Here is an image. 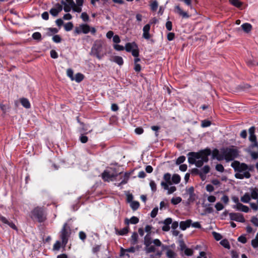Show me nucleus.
Returning <instances> with one entry per match:
<instances>
[{
  "label": "nucleus",
  "mask_w": 258,
  "mask_h": 258,
  "mask_svg": "<svg viewBox=\"0 0 258 258\" xmlns=\"http://www.w3.org/2000/svg\"><path fill=\"white\" fill-rule=\"evenodd\" d=\"M211 154L209 148L201 150L199 152H190L187 154L188 162L190 164H195L197 167H201L204 163L209 161V156Z\"/></svg>",
  "instance_id": "f257e3e1"
},
{
  "label": "nucleus",
  "mask_w": 258,
  "mask_h": 258,
  "mask_svg": "<svg viewBox=\"0 0 258 258\" xmlns=\"http://www.w3.org/2000/svg\"><path fill=\"white\" fill-rule=\"evenodd\" d=\"M30 217L34 221L39 223L44 222L46 220V214L43 207L37 206L34 208L30 213Z\"/></svg>",
  "instance_id": "f03ea898"
},
{
  "label": "nucleus",
  "mask_w": 258,
  "mask_h": 258,
  "mask_svg": "<svg viewBox=\"0 0 258 258\" xmlns=\"http://www.w3.org/2000/svg\"><path fill=\"white\" fill-rule=\"evenodd\" d=\"M221 152L223 154V159L227 162L234 160L239 155L238 149L234 146L223 148L221 149Z\"/></svg>",
  "instance_id": "7ed1b4c3"
},
{
  "label": "nucleus",
  "mask_w": 258,
  "mask_h": 258,
  "mask_svg": "<svg viewBox=\"0 0 258 258\" xmlns=\"http://www.w3.org/2000/svg\"><path fill=\"white\" fill-rule=\"evenodd\" d=\"M71 234V228L68 223H65L59 232V238L61 240L62 246L64 247L68 242Z\"/></svg>",
  "instance_id": "20e7f679"
},
{
  "label": "nucleus",
  "mask_w": 258,
  "mask_h": 258,
  "mask_svg": "<svg viewBox=\"0 0 258 258\" xmlns=\"http://www.w3.org/2000/svg\"><path fill=\"white\" fill-rule=\"evenodd\" d=\"M96 29L94 27H90L89 25L87 24H82L80 25L78 27H76L75 29V33L79 34H88L91 32L92 34H94L96 33Z\"/></svg>",
  "instance_id": "39448f33"
},
{
  "label": "nucleus",
  "mask_w": 258,
  "mask_h": 258,
  "mask_svg": "<svg viewBox=\"0 0 258 258\" xmlns=\"http://www.w3.org/2000/svg\"><path fill=\"white\" fill-rule=\"evenodd\" d=\"M125 50L128 52H131L135 57L139 55V48L136 42H128L125 45Z\"/></svg>",
  "instance_id": "423d86ee"
},
{
  "label": "nucleus",
  "mask_w": 258,
  "mask_h": 258,
  "mask_svg": "<svg viewBox=\"0 0 258 258\" xmlns=\"http://www.w3.org/2000/svg\"><path fill=\"white\" fill-rule=\"evenodd\" d=\"M152 243L151 234H147L144 237V243L146 247V250L147 253L154 252L156 250L154 246L150 245Z\"/></svg>",
  "instance_id": "0eeeda50"
},
{
  "label": "nucleus",
  "mask_w": 258,
  "mask_h": 258,
  "mask_svg": "<svg viewBox=\"0 0 258 258\" xmlns=\"http://www.w3.org/2000/svg\"><path fill=\"white\" fill-rule=\"evenodd\" d=\"M231 166L235 171L241 172L248 169V166L244 163H240L238 161H234Z\"/></svg>",
  "instance_id": "6e6552de"
},
{
  "label": "nucleus",
  "mask_w": 258,
  "mask_h": 258,
  "mask_svg": "<svg viewBox=\"0 0 258 258\" xmlns=\"http://www.w3.org/2000/svg\"><path fill=\"white\" fill-rule=\"evenodd\" d=\"M230 219L231 220L239 222L244 223L245 220L243 216L238 213H230L229 214Z\"/></svg>",
  "instance_id": "1a4fd4ad"
},
{
  "label": "nucleus",
  "mask_w": 258,
  "mask_h": 258,
  "mask_svg": "<svg viewBox=\"0 0 258 258\" xmlns=\"http://www.w3.org/2000/svg\"><path fill=\"white\" fill-rule=\"evenodd\" d=\"M102 179L104 181H109L112 180V179L115 177L114 174H110L108 170H104L101 174Z\"/></svg>",
  "instance_id": "9d476101"
},
{
  "label": "nucleus",
  "mask_w": 258,
  "mask_h": 258,
  "mask_svg": "<svg viewBox=\"0 0 258 258\" xmlns=\"http://www.w3.org/2000/svg\"><path fill=\"white\" fill-rule=\"evenodd\" d=\"M0 221L4 224H7L9 225L11 228L14 230H17V227L16 225L12 222L9 221L6 217L2 216L0 214Z\"/></svg>",
  "instance_id": "9b49d317"
},
{
  "label": "nucleus",
  "mask_w": 258,
  "mask_h": 258,
  "mask_svg": "<svg viewBox=\"0 0 258 258\" xmlns=\"http://www.w3.org/2000/svg\"><path fill=\"white\" fill-rule=\"evenodd\" d=\"M62 10V6L59 4H57L55 5V8H53L50 10L49 12L52 16L56 17Z\"/></svg>",
  "instance_id": "f8f14e48"
},
{
  "label": "nucleus",
  "mask_w": 258,
  "mask_h": 258,
  "mask_svg": "<svg viewBox=\"0 0 258 258\" xmlns=\"http://www.w3.org/2000/svg\"><path fill=\"white\" fill-rule=\"evenodd\" d=\"M150 28V24H147L145 25L143 27V37L146 40H149L151 37V35L149 33Z\"/></svg>",
  "instance_id": "ddd939ff"
},
{
  "label": "nucleus",
  "mask_w": 258,
  "mask_h": 258,
  "mask_svg": "<svg viewBox=\"0 0 258 258\" xmlns=\"http://www.w3.org/2000/svg\"><path fill=\"white\" fill-rule=\"evenodd\" d=\"M75 6L73 8V12L81 13L82 12V7L84 4V0H76Z\"/></svg>",
  "instance_id": "4468645a"
},
{
  "label": "nucleus",
  "mask_w": 258,
  "mask_h": 258,
  "mask_svg": "<svg viewBox=\"0 0 258 258\" xmlns=\"http://www.w3.org/2000/svg\"><path fill=\"white\" fill-rule=\"evenodd\" d=\"M211 154L212 155L213 159H217L218 161H221L223 160V154L222 153L220 154H219V151L217 149H214L213 151H211Z\"/></svg>",
  "instance_id": "2eb2a0df"
},
{
  "label": "nucleus",
  "mask_w": 258,
  "mask_h": 258,
  "mask_svg": "<svg viewBox=\"0 0 258 258\" xmlns=\"http://www.w3.org/2000/svg\"><path fill=\"white\" fill-rule=\"evenodd\" d=\"M191 222L192 220L190 219H188L185 221H181L179 223L180 228L182 230H185L191 226Z\"/></svg>",
  "instance_id": "dca6fc26"
},
{
  "label": "nucleus",
  "mask_w": 258,
  "mask_h": 258,
  "mask_svg": "<svg viewBox=\"0 0 258 258\" xmlns=\"http://www.w3.org/2000/svg\"><path fill=\"white\" fill-rule=\"evenodd\" d=\"M234 208H236L237 210L244 212L245 213H248L249 211V208L245 205H243L241 203H238L235 206H233Z\"/></svg>",
  "instance_id": "f3484780"
},
{
  "label": "nucleus",
  "mask_w": 258,
  "mask_h": 258,
  "mask_svg": "<svg viewBox=\"0 0 258 258\" xmlns=\"http://www.w3.org/2000/svg\"><path fill=\"white\" fill-rule=\"evenodd\" d=\"M175 12L177 13L179 15L181 16L183 18H188L189 17V15L187 14V13L183 11L179 6H176L175 7Z\"/></svg>",
  "instance_id": "a211bd4d"
},
{
  "label": "nucleus",
  "mask_w": 258,
  "mask_h": 258,
  "mask_svg": "<svg viewBox=\"0 0 258 258\" xmlns=\"http://www.w3.org/2000/svg\"><path fill=\"white\" fill-rule=\"evenodd\" d=\"M251 176L250 173L249 171H245L243 174L239 173H236L235 174V178L237 179H242L244 178H249Z\"/></svg>",
  "instance_id": "6ab92c4d"
},
{
  "label": "nucleus",
  "mask_w": 258,
  "mask_h": 258,
  "mask_svg": "<svg viewBox=\"0 0 258 258\" xmlns=\"http://www.w3.org/2000/svg\"><path fill=\"white\" fill-rule=\"evenodd\" d=\"M139 221V219L138 217L135 216H133L131 218L128 220L127 218H125L124 220L125 224L128 225L130 223L132 224H136Z\"/></svg>",
  "instance_id": "aec40b11"
},
{
  "label": "nucleus",
  "mask_w": 258,
  "mask_h": 258,
  "mask_svg": "<svg viewBox=\"0 0 258 258\" xmlns=\"http://www.w3.org/2000/svg\"><path fill=\"white\" fill-rule=\"evenodd\" d=\"M130 228L128 226L122 228L121 230H118L117 228H115V233L119 235H124L128 233Z\"/></svg>",
  "instance_id": "412c9836"
},
{
  "label": "nucleus",
  "mask_w": 258,
  "mask_h": 258,
  "mask_svg": "<svg viewBox=\"0 0 258 258\" xmlns=\"http://www.w3.org/2000/svg\"><path fill=\"white\" fill-rule=\"evenodd\" d=\"M85 78V76L80 73H77L75 76H74L73 79L72 81H75L77 83H79L81 82Z\"/></svg>",
  "instance_id": "4be33fe9"
},
{
  "label": "nucleus",
  "mask_w": 258,
  "mask_h": 258,
  "mask_svg": "<svg viewBox=\"0 0 258 258\" xmlns=\"http://www.w3.org/2000/svg\"><path fill=\"white\" fill-rule=\"evenodd\" d=\"M20 101L22 105L26 108H29L31 107V105L29 101L26 98H22L20 99Z\"/></svg>",
  "instance_id": "5701e85b"
},
{
  "label": "nucleus",
  "mask_w": 258,
  "mask_h": 258,
  "mask_svg": "<svg viewBox=\"0 0 258 258\" xmlns=\"http://www.w3.org/2000/svg\"><path fill=\"white\" fill-rule=\"evenodd\" d=\"M242 29L246 33H249L252 29V26L250 24L245 23L241 26Z\"/></svg>",
  "instance_id": "b1692460"
},
{
  "label": "nucleus",
  "mask_w": 258,
  "mask_h": 258,
  "mask_svg": "<svg viewBox=\"0 0 258 258\" xmlns=\"http://www.w3.org/2000/svg\"><path fill=\"white\" fill-rule=\"evenodd\" d=\"M191 173L195 175H199L202 180H204L205 176L202 172H200V170L197 168H193L191 170Z\"/></svg>",
  "instance_id": "393cba45"
},
{
  "label": "nucleus",
  "mask_w": 258,
  "mask_h": 258,
  "mask_svg": "<svg viewBox=\"0 0 258 258\" xmlns=\"http://www.w3.org/2000/svg\"><path fill=\"white\" fill-rule=\"evenodd\" d=\"M131 243L135 245L138 242V234L137 232H134L131 236Z\"/></svg>",
  "instance_id": "a878e982"
},
{
  "label": "nucleus",
  "mask_w": 258,
  "mask_h": 258,
  "mask_svg": "<svg viewBox=\"0 0 258 258\" xmlns=\"http://www.w3.org/2000/svg\"><path fill=\"white\" fill-rule=\"evenodd\" d=\"M100 49V47L95 45L92 48V50H91V53L99 58H100V56H99V52L98 50Z\"/></svg>",
  "instance_id": "bb28decb"
},
{
  "label": "nucleus",
  "mask_w": 258,
  "mask_h": 258,
  "mask_svg": "<svg viewBox=\"0 0 258 258\" xmlns=\"http://www.w3.org/2000/svg\"><path fill=\"white\" fill-rule=\"evenodd\" d=\"M152 242L156 245V246H162V248L163 249H168V246L162 245L161 242L160 240L158 239H155L153 240Z\"/></svg>",
  "instance_id": "cd10ccee"
},
{
  "label": "nucleus",
  "mask_w": 258,
  "mask_h": 258,
  "mask_svg": "<svg viewBox=\"0 0 258 258\" xmlns=\"http://www.w3.org/2000/svg\"><path fill=\"white\" fill-rule=\"evenodd\" d=\"M172 181L174 184H178L180 182L181 178L177 174H174L172 177Z\"/></svg>",
  "instance_id": "c85d7f7f"
},
{
  "label": "nucleus",
  "mask_w": 258,
  "mask_h": 258,
  "mask_svg": "<svg viewBox=\"0 0 258 258\" xmlns=\"http://www.w3.org/2000/svg\"><path fill=\"white\" fill-rule=\"evenodd\" d=\"M250 200V196L248 193H245L241 198V201L244 203H248Z\"/></svg>",
  "instance_id": "c756f323"
},
{
  "label": "nucleus",
  "mask_w": 258,
  "mask_h": 258,
  "mask_svg": "<svg viewBox=\"0 0 258 258\" xmlns=\"http://www.w3.org/2000/svg\"><path fill=\"white\" fill-rule=\"evenodd\" d=\"M61 3L63 5V8H62L65 12L69 13L71 11L72 8L71 6L66 3L63 0L61 1Z\"/></svg>",
  "instance_id": "7c9ffc66"
},
{
  "label": "nucleus",
  "mask_w": 258,
  "mask_h": 258,
  "mask_svg": "<svg viewBox=\"0 0 258 258\" xmlns=\"http://www.w3.org/2000/svg\"><path fill=\"white\" fill-rule=\"evenodd\" d=\"M81 127L80 129V132L84 133L88 131L89 127H90L88 124H85L84 122H82L80 124Z\"/></svg>",
  "instance_id": "2f4dec72"
},
{
  "label": "nucleus",
  "mask_w": 258,
  "mask_h": 258,
  "mask_svg": "<svg viewBox=\"0 0 258 258\" xmlns=\"http://www.w3.org/2000/svg\"><path fill=\"white\" fill-rule=\"evenodd\" d=\"M166 254L168 258H174L176 256V253L171 249H168Z\"/></svg>",
  "instance_id": "473e14b6"
},
{
  "label": "nucleus",
  "mask_w": 258,
  "mask_h": 258,
  "mask_svg": "<svg viewBox=\"0 0 258 258\" xmlns=\"http://www.w3.org/2000/svg\"><path fill=\"white\" fill-rule=\"evenodd\" d=\"M250 198L256 200L258 199V190L256 188H252Z\"/></svg>",
  "instance_id": "72a5a7b5"
},
{
  "label": "nucleus",
  "mask_w": 258,
  "mask_h": 258,
  "mask_svg": "<svg viewBox=\"0 0 258 258\" xmlns=\"http://www.w3.org/2000/svg\"><path fill=\"white\" fill-rule=\"evenodd\" d=\"M130 177V173H128L127 172L125 173L123 179L121 180L120 184L123 185L126 184L129 179Z\"/></svg>",
  "instance_id": "f704fd0d"
},
{
  "label": "nucleus",
  "mask_w": 258,
  "mask_h": 258,
  "mask_svg": "<svg viewBox=\"0 0 258 258\" xmlns=\"http://www.w3.org/2000/svg\"><path fill=\"white\" fill-rule=\"evenodd\" d=\"M163 179L169 184H170V185L172 184V182L171 181V174L169 173H165L164 175Z\"/></svg>",
  "instance_id": "c9c22d12"
},
{
  "label": "nucleus",
  "mask_w": 258,
  "mask_h": 258,
  "mask_svg": "<svg viewBox=\"0 0 258 258\" xmlns=\"http://www.w3.org/2000/svg\"><path fill=\"white\" fill-rule=\"evenodd\" d=\"M220 244L225 248L227 249L230 248V245L228 240L225 239L220 241Z\"/></svg>",
  "instance_id": "e433bc0d"
},
{
  "label": "nucleus",
  "mask_w": 258,
  "mask_h": 258,
  "mask_svg": "<svg viewBox=\"0 0 258 258\" xmlns=\"http://www.w3.org/2000/svg\"><path fill=\"white\" fill-rule=\"evenodd\" d=\"M32 38L34 40L40 41L42 39L41 34L40 32H34L32 36Z\"/></svg>",
  "instance_id": "4c0bfd02"
},
{
  "label": "nucleus",
  "mask_w": 258,
  "mask_h": 258,
  "mask_svg": "<svg viewBox=\"0 0 258 258\" xmlns=\"http://www.w3.org/2000/svg\"><path fill=\"white\" fill-rule=\"evenodd\" d=\"M140 206V203L138 201H133L131 204V207L134 210H137Z\"/></svg>",
  "instance_id": "58836bf2"
},
{
  "label": "nucleus",
  "mask_w": 258,
  "mask_h": 258,
  "mask_svg": "<svg viewBox=\"0 0 258 258\" xmlns=\"http://www.w3.org/2000/svg\"><path fill=\"white\" fill-rule=\"evenodd\" d=\"M182 201V199L180 197H176V198H172L171 200V203L173 204V205H177L178 204H179V203H180Z\"/></svg>",
  "instance_id": "ea45409f"
},
{
  "label": "nucleus",
  "mask_w": 258,
  "mask_h": 258,
  "mask_svg": "<svg viewBox=\"0 0 258 258\" xmlns=\"http://www.w3.org/2000/svg\"><path fill=\"white\" fill-rule=\"evenodd\" d=\"M67 76L70 79L71 81L73 79V78L74 77V71L72 69L69 68L67 69Z\"/></svg>",
  "instance_id": "a19ab883"
},
{
  "label": "nucleus",
  "mask_w": 258,
  "mask_h": 258,
  "mask_svg": "<svg viewBox=\"0 0 258 258\" xmlns=\"http://www.w3.org/2000/svg\"><path fill=\"white\" fill-rule=\"evenodd\" d=\"M230 3L236 7L239 8L242 6V3L239 0H230Z\"/></svg>",
  "instance_id": "79ce46f5"
},
{
  "label": "nucleus",
  "mask_w": 258,
  "mask_h": 258,
  "mask_svg": "<svg viewBox=\"0 0 258 258\" xmlns=\"http://www.w3.org/2000/svg\"><path fill=\"white\" fill-rule=\"evenodd\" d=\"M64 28L66 31H70L73 28V24L72 22H68L64 25Z\"/></svg>",
  "instance_id": "37998d69"
},
{
  "label": "nucleus",
  "mask_w": 258,
  "mask_h": 258,
  "mask_svg": "<svg viewBox=\"0 0 258 258\" xmlns=\"http://www.w3.org/2000/svg\"><path fill=\"white\" fill-rule=\"evenodd\" d=\"M211 124V122L207 119H205L202 121L201 126L203 127H207L210 126Z\"/></svg>",
  "instance_id": "c03bdc74"
},
{
  "label": "nucleus",
  "mask_w": 258,
  "mask_h": 258,
  "mask_svg": "<svg viewBox=\"0 0 258 258\" xmlns=\"http://www.w3.org/2000/svg\"><path fill=\"white\" fill-rule=\"evenodd\" d=\"M210 167L209 165H205L204 166L202 169H201V172L203 173L204 176H205V175L207 173H208L210 172Z\"/></svg>",
  "instance_id": "a18cd8bd"
},
{
  "label": "nucleus",
  "mask_w": 258,
  "mask_h": 258,
  "mask_svg": "<svg viewBox=\"0 0 258 258\" xmlns=\"http://www.w3.org/2000/svg\"><path fill=\"white\" fill-rule=\"evenodd\" d=\"M185 160V157L184 156H179L176 161V164L179 165L183 163Z\"/></svg>",
  "instance_id": "49530a36"
},
{
  "label": "nucleus",
  "mask_w": 258,
  "mask_h": 258,
  "mask_svg": "<svg viewBox=\"0 0 258 258\" xmlns=\"http://www.w3.org/2000/svg\"><path fill=\"white\" fill-rule=\"evenodd\" d=\"M212 235L213 236L215 239H216L217 241H219L221 240L222 238V235L215 231L212 232Z\"/></svg>",
  "instance_id": "de8ad7c7"
},
{
  "label": "nucleus",
  "mask_w": 258,
  "mask_h": 258,
  "mask_svg": "<svg viewBox=\"0 0 258 258\" xmlns=\"http://www.w3.org/2000/svg\"><path fill=\"white\" fill-rule=\"evenodd\" d=\"M158 4L156 1H153L150 5L151 9L153 11H156L158 8Z\"/></svg>",
  "instance_id": "09e8293b"
},
{
  "label": "nucleus",
  "mask_w": 258,
  "mask_h": 258,
  "mask_svg": "<svg viewBox=\"0 0 258 258\" xmlns=\"http://www.w3.org/2000/svg\"><path fill=\"white\" fill-rule=\"evenodd\" d=\"M79 140L82 143L84 144L88 142V138L84 134H82L79 138Z\"/></svg>",
  "instance_id": "8fccbe9b"
},
{
  "label": "nucleus",
  "mask_w": 258,
  "mask_h": 258,
  "mask_svg": "<svg viewBox=\"0 0 258 258\" xmlns=\"http://www.w3.org/2000/svg\"><path fill=\"white\" fill-rule=\"evenodd\" d=\"M61 244L62 243H61V242L59 241H56L53 245V250H58L60 249Z\"/></svg>",
  "instance_id": "3c124183"
},
{
  "label": "nucleus",
  "mask_w": 258,
  "mask_h": 258,
  "mask_svg": "<svg viewBox=\"0 0 258 258\" xmlns=\"http://www.w3.org/2000/svg\"><path fill=\"white\" fill-rule=\"evenodd\" d=\"M81 18L84 22H88L89 20V16L86 12H83L82 13Z\"/></svg>",
  "instance_id": "603ef678"
},
{
  "label": "nucleus",
  "mask_w": 258,
  "mask_h": 258,
  "mask_svg": "<svg viewBox=\"0 0 258 258\" xmlns=\"http://www.w3.org/2000/svg\"><path fill=\"white\" fill-rule=\"evenodd\" d=\"M158 207L154 208L150 213V216L152 218H155L158 213Z\"/></svg>",
  "instance_id": "864d4df0"
},
{
  "label": "nucleus",
  "mask_w": 258,
  "mask_h": 258,
  "mask_svg": "<svg viewBox=\"0 0 258 258\" xmlns=\"http://www.w3.org/2000/svg\"><path fill=\"white\" fill-rule=\"evenodd\" d=\"M150 186L153 192H155L156 191V184L154 181L152 180L150 182Z\"/></svg>",
  "instance_id": "5fc2aeb1"
},
{
  "label": "nucleus",
  "mask_w": 258,
  "mask_h": 258,
  "mask_svg": "<svg viewBox=\"0 0 258 258\" xmlns=\"http://www.w3.org/2000/svg\"><path fill=\"white\" fill-rule=\"evenodd\" d=\"M114 61L118 64H122L123 62V59L120 56H116L114 57Z\"/></svg>",
  "instance_id": "6e6d98bb"
},
{
  "label": "nucleus",
  "mask_w": 258,
  "mask_h": 258,
  "mask_svg": "<svg viewBox=\"0 0 258 258\" xmlns=\"http://www.w3.org/2000/svg\"><path fill=\"white\" fill-rule=\"evenodd\" d=\"M114 48L117 51H122L125 49V46L119 44H115L113 46Z\"/></svg>",
  "instance_id": "4d7b16f0"
},
{
  "label": "nucleus",
  "mask_w": 258,
  "mask_h": 258,
  "mask_svg": "<svg viewBox=\"0 0 258 258\" xmlns=\"http://www.w3.org/2000/svg\"><path fill=\"white\" fill-rule=\"evenodd\" d=\"M79 238L80 239H81L82 241H84L86 239V233L83 231H80L79 233Z\"/></svg>",
  "instance_id": "13d9d810"
},
{
  "label": "nucleus",
  "mask_w": 258,
  "mask_h": 258,
  "mask_svg": "<svg viewBox=\"0 0 258 258\" xmlns=\"http://www.w3.org/2000/svg\"><path fill=\"white\" fill-rule=\"evenodd\" d=\"M52 40L55 43H59L61 42V38L58 35H55L53 36Z\"/></svg>",
  "instance_id": "bf43d9fd"
},
{
  "label": "nucleus",
  "mask_w": 258,
  "mask_h": 258,
  "mask_svg": "<svg viewBox=\"0 0 258 258\" xmlns=\"http://www.w3.org/2000/svg\"><path fill=\"white\" fill-rule=\"evenodd\" d=\"M216 169L218 171L223 172L224 170V168L222 164H218L216 165Z\"/></svg>",
  "instance_id": "052dcab7"
},
{
  "label": "nucleus",
  "mask_w": 258,
  "mask_h": 258,
  "mask_svg": "<svg viewBox=\"0 0 258 258\" xmlns=\"http://www.w3.org/2000/svg\"><path fill=\"white\" fill-rule=\"evenodd\" d=\"M184 254L187 256H191L193 254V250L191 249L186 248L184 250Z\"/></svg>",
  "instance_id": "680f3d73"
},
{
  "label": "nucleus",
  "mask_w": 258,
  "mask_h": 258,
  "mask_svg": "<svg viewBox=\"0 0 258 258\" xmlns=\"http://www.w3.org/2000/svg\"><path fill=\"white\" fill-rule=\"evenodd\" d=\"M238 241L244 244L247 242V239L245 236L241 235L238 238Z\"/></svg>",
  "instance_id": "e2e57ef3"
},
{
  "label": "nucleus",
  "mask_w": 258,
  "mask_h": 258,
  "mask_svg": "<svg viewBox=\"0 0 258 258\" xmlns=\"http://www.w3.org/2000/svg\"><path fill=\"white\" fill-rule=\"evenodd\" d=\"M215 208L219 211L222 210L224 208V206L222 204L218 202L215 205Z\"/></svg>",
  "instance_id": "0e129e2a"
},
{
  "label": "nucleus",
  "mask_w": 258,
  "mask_h": 258,
  "mask_svg": "<svg viewBox=\"0 0 258 258\" xmlns=\"http://www.w3.org/2000/svg\"><path fill=\"white\" fill-rule=\"evenodd\" d=\"M251 222L256 227H258V218L255 217H252L251 219Z\"/></svg>",
  "instance_id": "69168bd1"
},
{
  "label": "nucleus",
  "mask_w": 258,
  "mask_h": 258,
  "mask_svg": "<svg viewBox=\"0 0 258 258\" xmlns=\"http://www.w3.org/2000/svg\"><path fill=\"white\" fill-rule=\"evenodd\" d=\"M135 132L137 135H141L143 133L144 130L141 127H138L135 128Z\"/></svg>",
  "instance_id": "338daca9"
},
{
  "label": "nucleus",
  "mask_w": 258,
  "mask_h": 258,
  "mask_svg": "<svg viewBox=\"0 0 258 258\" xmlns=\"http://www.w3.org/2000/svg\"><path fill=\"white\" fill-rule=\"evenodd\" d=\"M251 245L253 248L258 247V239L255 238L251 240Z\"/></svg>",
  "instance_id": "774afa93"
}]
</instances>
